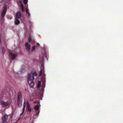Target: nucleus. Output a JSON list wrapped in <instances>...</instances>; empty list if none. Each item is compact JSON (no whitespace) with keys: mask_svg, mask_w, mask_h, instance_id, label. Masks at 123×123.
I'll list each match as a JSON object with an SVG mask.
<instances>
[{"mask_svg":"<svg viewBox=\"0 0 123 123\" xmlns=\"http://www.w3.org/2000/svg\"><path fill=\"white\" fill-rule=\"evenodd\" d=\"M5 93L6 94V95H7V96H5V95L4 96L5 97H8L9 96H10V93H9V92H7L6 93Z\"/></svg>","mask_w":123,"mask_h":123,"instance_id":"obj_16","label":"nucleus"},{"mask_svg":"<svg viewBox=\"0 0 123 123\" xmlns=\"http://www.w3.org/2000/svg\"><path fill=\"white\" fill-rule=\"evenodd\" d=\"M1 103L2 107H6L9 105V104L8 102H5L3 101H1Z\"/></svg>","mask_w":123,"mask_h":123,"instance_id":"obj_8","label":"nucleus"},{"mask_svg":"<svg viewBox=\"0 0 123 123\" xmlns=\"http://www.w3.org/2000/svg\"><path fill=\"white\" fill-rule=\"evenodd\" d=\"M2 53L3 54L5 53V50L4 49V47H3L2 48Z\"/></svg>","mask_w":123,"mask_h":123,"instance_id":"obj_19","label":"nucleus"},{"mask_svg":"<svg viewBox=\"0 0 123 123\" xmlns=\"http://www.w3.org/2000/svg\"><path fill=\"white\" fill-rule=\"evenodd\" d=\"M21 16V14L20 12L18 11L16 14L15 18L16 19H20Z\"/></svg>","mask_w":123,"mask_h":123,"instance_id":"obj_7","label":"nucleus"},{"mask_svg":"<svg viewBox=\"0 0 123 123\" xmlns=\"http://www.w3.org/2000/svg\"><path fill=\"white\" fill-rule=\"evenodd\" d=\"M20 119V118H19V119H18V120H17V122L18 121H19V120Z\"/></svg>","mask_w":123,"mask_h":123,"instance_id":"obj_29","label":"nucleus"},{"mask_svg":"<svg viewBox=\"0 0 123 123\" xmlns=\"http://www.w3.org/2000/svg\"><path fill=\"white\" fill-rule=\"evenodd\" d=\"M37 74L35 72H31L29 74L28 76V82L31 88H33L34 85L33 80L34 77L36 76Z\"/></svg>","mask_w":123,"mask_h":123,"instance_id":"obj_1","label":"nucleus"},{"mask_svg":"<svg viewBox=\"0 0 123 123\" xmlns=\"http://www.w3.org/2000/svg\"><path fill=\"white\" fill-rule=\"evenodd\" d=\"M42 82L43 84L42 85V89H43L45 87V78H43L42 79Z\"/></svg>","mask_w":123,"mask_h":123,"instance_id":"obj_11","label":"nucleus"},{"mask_svg":"<svg viewBox=\"0 0 123 123\" xmlns=\"http://www.w3.org/2000/svg\"><path fill=\"white\" fill-rule=\"evenodd\" d=\"M8 116L6 114H5L1 118V123H5L8 120Z\"/></svg>","mask_w":123,"mask_h":123,"instance_id":"obj_3","label":"nucleus"},{"mask_svg":"<svg viewBox=\"0 0 123 123\" xmlns=\"http://www.w3.org/2000/svg\"><path fill=\"white\" fill-rule=\"evenodd\" d=\"M35 46H32L31 50L32 51H33L35 50Z\"/></svg>","mask_w":123,"mask_h":123,"instance_id":"obj_17","label":"nucleus"},{"mask_svg":"<svg viewBox=\"0 0 123 123\" xmlns=\"http://www.w3.org/2000/svg\"><path fill=\"white\" fill-rule=\"evenodd\" d=\"M25 46L26 49L28 51H29L31 48V46L28 43H26L25 44Z\"/></svg>","mask_w":123,"mask_h":123,"instance_id":"obj_10","label":"nucleus"},{"mask_svg":"<svg viewBox=\"0 0 123 123\" xmlns=\"http://www.w3.org/2000/svg\"><path fill=\"white\" fill-rule=\"evenodd\" d=\"M25 107H23L22 109V111L24 112L25 111Z\"/></svg>","mask_w":123,"mask_h":123,"instance_id":"obj_26","label":"nucleus"},{"mask_svg":"<svg viewBox=\"0 0 123 123\" xmlns=\"http://www.w3.org/2000/svg\"><path fill=\"white\" fill-rule=\"evenodd\" d=\"M26 14H27L28 16V18H29L30 17L31 15L30 13L29 12L28 13H26Z\"/></svg>","mask_w":123,"mask_h":123,"instance_id":"obj_22","label":"nucleus"},{"mask_svg":"<svg viewBox=\"0 0 123 123\" xmlns=\"http://www.w3.org/2000/svg\"><path fill=\"white\" fill-rule=\"evenodd\" d=\"M35 42L34 41H33V42Z\"/></svg>","mask_w":123,"mask_h":123,"instance_id":"obj_31","label":"nucleus"},{"mask_svg":"<svg viewBox=\"0 0 123 123\" xmlns=\"http://www.w3.org/2000/svg\"><path fill=\"white\" fill-rule=\"evenodd\" d=\"M20 3L21 4V6L22 10V11H24V9L23 6L21 2H20Z\"/></svg>","mask_w":123,"mask_h":123,"instance_id":"obj_14","label":"nucleus"},{"mask_svg":"<svg viewBox=\"0 0 123 123\" xmlns=\"http://www.w3.org/2000/svg\"><path fill=\"white\" fill-rule=\"evenodd\" d=\"M24 112L22 111V113H21V114H20V117L23 114H24Z\"/></svg>","mask_w":123,"mask_h":123,"instance_id":"obj_24","label":"nucleus"},{"mask_svg":"<svg viewBox=\"0 0 123 123\" xmlns=\"http://www.w3.org/2000/svg\"><path fill=\"white\" fill-rule=\"evenodd\" d=\"M9 53L10 55L11 56V59L12 60L14 59L16 56V55L15 54H13L11 52L9 51Z\"/></svg>","mask_w":123,"mask_h":123,"instance_id":"obj_6","label":"nucleus"},{"mask_svg":"<svg viewBox=\"0 0 123 123\" xmlns=\"http://www.w3.org/2000/svg\"><path fill=\"white\" fill-rule=\"evenodd\" d=\"M17 96V104L18 106L20 107L22 105L23 99V96L21 92H18Z\"/></svg>","mask_w":123,"mask_h":123,"instance_id":"obj_2","label":"nucleus"},{"mask_svg":"<svg viewBox=\"0 0 123 123\" xmlns=\"http://www.w3.org/2000/svg\"><path fill=\"white\" fill-rule=\"evenodd\" d=\"M23 1L25 5L27 4L28 2V0H23Z\"/></svg>","mask_w":123,"mask_h":123,"instance_id":"obj_18","label":"nucleus"},{"mask_svg":"<svg viewBox=\"0 0 123 123\" xmlns=\"http://www.w3.org/2000/svg\"><path fill=\"white\" fill-rule=\"evenodd\" d=\"M20 23L19 20L18 19H16L14 21V24L15 25H17L19 24Z\"/></svg>","mask_w":123,"mask_h":123,"instance_id":"obj_12","label":"nucleus"},{"mask_svg":"<svg viewBox=\"0 0 123 123\" xmlns=\"http://www.w3.org/2000/svg\"><path fill=\"white\" fill-rule=\"evenodd\" d=\"M1 39H0V44L1 43Z\"/></svg>","mask_w":123,"mask_h":123,"instance_id":"obj_30","label":"nucleus"},{"mask_svg":"<svg viewBox=\"0 0 123 123\" xmlns=\"http://www.w3.org/2000/svg\"><path fill=\"white\" fill-rule=\"evenodd\" d=\"M41 85L40 82V81H39L37 83V88H39Z\"/></svg>","mask_w":123,"mask_h":123,"instance_id":"obj_15","label":"nucleus"},{"mask_svg":"<svg viewBox=\"0 0 123 123\" xmlns=\"http://www.w3.org/2000/svg\"><path fill=\"white\" fill-rule=\"evenodd\" d=\"M41 66L42 67V68L40 70V71L39 75V76H41L42 74L43 76H45V72L44 71V67L43 64H41Z\"/></svg>","mask_w":123,"mask_h":123,"instance_id":"obj_4","label":"nucleus"},{"mask_svg":"<svg viewBox=\"0 0 123 123\" xmlns=\"http://www.w3.org/2000/svg\"><path fill=\"white\" fill-rule=\"evenodd\" d=\"M37 45L38 46H40V44L39 43H37Z\"/></svg>","mask_w":123,"mask_h":123,"instance_id":"obj_28","label":"nucleus"},{"mask_svg":"<svg viewBox=\"0 0 123 123\" xmlns=\"http://www.w3.org/2000/svg\"><path fill=\"white\" fill-rule=\"evenodd\" d=\"M7 7L5 5L4 7V8L3 11H2V14H1V16L3 18L5 16L6 13V10Z\"/></svg>","mask_w":123,"mask_h":123,"instance_id":"obj_5","label":"nucleus"},{"mask_svg":"<svg viewBox=\"0 0 123 123\" xmlns=\"http://www.w3.org/2000/svg\"><path fill=\"white\" fill-rule=\"evenodd\" d=\"M26 107L28 110V111H29L30 112L31 111V110L32 109L31 108L29 104L27 101L26 102Z\"/></svg>","mask_w":123,"mask_h":123,"instance_id":"obj_9","label":"nucleus"},{"mask_svg":"<svg viewBox=\"0 0 123 123\" xmlns=\"http://www.w3.org/2000/svg\"><path fill=\"white\" fill-rule=\"evenodd\" d=\"M26 13H28L29 12L27 8H26Z\"/></svg>","mask_w":123,"mask_h":123,"instance_id":"obj_25","label":"nucleus"},{"mask_svg":"<svg viewBox=\"0 0 123 123\" xmlns=\"http://www.w3.org/2000/svg\"><path fill=\"white\" fill-rule=\"evenodd\" d=\"M4 0H0V3H2L3 1Z\"/></svg>","mask_w":123,"mask_h":123,"instance_id":"obj_27","label":"nucleus"},{"mask_svg":"<svg viewBox=\"0 0 123 123\" xmlns=\"http://www.w3.org/2000/svg\"><path fill=\"white\" fill-rule=\"evenodd\" d=\"M25 106H26L25 101L24 103L23 107H25Z\"/></svg>","mask_w":123,"mask_h":123,"instance_id":"obj_23","label":"nucleus"},{"mask_svg":"<svg viewBox=\"0 0 123 123\" xmlns=\"http://www.w3.org/2000/svg\"><path fill=\"white\" fill-rule=\"evenodd\" d=\"M34 109L36 110H38L39 109V107L38 105H37L35 106L34 108Z\"/></svg>","mask_w":123,"mask_h":123,"instance_id":"obj_13","label":"nucleus"},{"mask_svg":"<svg viewBox=\"0 0 123 123\" xmlns=\"http://www.w3.org/2000/svg\"><path fill=\"white\" fill-rule=\"evenodd\" d=\"M37 111L36 112V113L35 115L37 116L38 115L39 113H40V111L39 110H37Z\"/></svg>","mask_w":123,"mask_h":123,"instance_id":"obj_21","label":"nucleus"},{"mask_svg":"<svg viewBox=\"0 0 123 123\" xmlns=\"http://www.w3.org/2000/svg\"><path fill=\"white\" fill-rule=\"evenodd\" d=\"M28 39L29 42H31V37L30 36H29V37L28 38Z\"/></svg>","mask_w":123,"mask_h":123,"instance_id":"obj_20","label":"nucleus"}]
</instances>
